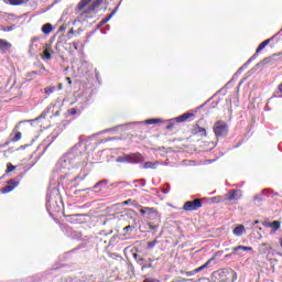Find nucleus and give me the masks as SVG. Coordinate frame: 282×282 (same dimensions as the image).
<instances>
[{"label":"nucleus","mask_w":282,"mask_h":282,"mask_svg":"<svg viewBox=\"0 0 282 282\" xmlns=\"http://www.w3.org/2000/svg\"><path fill=\"white\" fill-rule=\"evenodd\" d=\"M68 113H69V116H76V115L78 113V109H76V108H70V109L68 110Z\"/></svg>","instance_id":"473e14b6"},{"label":"nucleus","mask_w":282,"mask_h":282,"mask_svg":"<svg viewBox=\"0 0 282 282\" xmlns=\"http://www.w3.org/2000/svg\"><path fill=\"white\" fill-rule=\"evenodd\" d=\"M144 156L140 152L128 154V164H142Z\"/></svg>","instance_id":"20e7f679"},{"label":"nucleus","mask_w":282,"mask_h":282,"mask_svg":"<svg viewBox=\"0 0 282 282\" xmlns=\"http://www.w3.org/2000/svg\"><path fill=\"white\" fill-rule=\"evenodd\" d=\"M85 177H87V174H85L84 176H82L80 180H85Z\"/></svg>","instance_id":"8fccbe9b"},{"label":"nucleus","mask_w":282,"mask_h":282,"mask_svg":"<svg viewBox=\"0 0 282 282\" xmlns=\"http://www.w3.org/2000/svg\"><path fill=\"white\" fill-rule=\"evenodd\" d=\"M270 250H272V245L268 242H262L258 248L259 254H267Z\"/></svg>","instance_id":"9d476101"},{"label":"nucleus","mask_w":282,"mask_h":282,"mask_svg":"<svg viewBox=\"0 0 282 282\" xmlns=\"http://www.w3.org/2000/svg\"><path fill=\"white\" fill-rule=\"evenodd\" d=\"M69 45H70V47H73V48H75V50H78V43L73 42V43H70Z\"/></svg>","instance_id":"e433bc0d"},{"label":"nucleus","mask_w":282,"mask_h":282,"mask_svg":"<svg viewBox=\"0 0 282 282\" xmlns=\"http://www.w3.org/2000/svg\"><path fill=\"white\" fill-rule=\"evenodd\" d=\"M149 261H150V263H151L153 260L149 259Z\"/></svg>","instance_id":"864d4df0"},{"label":"nucleus","mask_w":282,"mask_h":282,"mask_svg":"<svg viewBox=\"0 0 282 282\" xmlns=\"http://www.w3.org/2000/svg\"><path fill=\"white\" fill-rule=\"evenodd\" d=\"M59 32H65V26H59Z\"/></svg>","instance_id":"a18cd8bd"},{"label":"nucleus","mask_w":282,"mask_h":282,"mask_svg":"<svg viewBox=\"0 0 282 282\" xmlns=\"http://www.w3.org/2000/svg\"><path fill=\"white\" fill-rule=\"evenodd\" d=\"M12 47V44L6 40H0V50H9Z\"/></svg>","instance_id":"aec40b11"},{"label":"nucleus","mask_w":282,"mask_h":282,"mask_svg":"<svg viewBox=\"0 0 282 282\" xmlns=\"http://www.w3.org/2000/svg\"><path fill=\"white\" fill-rule=\"evenodd\" d=\"M239 250H243L245 252H252V247L237 246L232 248V252H239Z\"/></svg>","instance_id":"a211bd4d"},{"label":"nucleus","mask_w":282,"mask_h":282,"mask_svg":"<svg viewBox=\"0 0 282 282\" xmlns=\"http://www.w3.org/2000/svg\"><path fill=\"white\" fill-rule=\"evenodd\" d=\"M241 193V191L239 189H230L226 195V199H228V202H237L238 199H241V195H239Z\"/></svg>","instance_id":"0eeeda50"},{"label":"nucleus","mask_w":282,"mask_h":282,"mask_svg":"<svg viewBox=\"0 0 282 282\" xmlns=\"http://www.w3.org/2000/svg\"><path fill=\"white\" fill-rule=\"evenodd\" d=\"M193 134L200 135L202 138H206V128H203L199 124H196L193 128Z\"/></svg>","instance_id":"f8f14e48"},{"label":"nucleus","mask_w":282,"mask_h":282,"mask_svg":"<svg viewBox=\"0 0 282 282\" xmlns=\"http://www.w3.org/2000/svg\"><path fill=\"white\" fill-rule=\"evenodd\" d=\"M129 204H133V200L132 199L124 200L122 203V206H129Z\"/></svg>","instance_id":"c9c22d12"},{"label":"nucleus","mask_w":282,"mask_h":282,"mask_svg":"<svg viewBox=\"0 0 282 282\" xmlns=\"http://www.w3.org/2000/svg\"><path fill=\"white\" fill-rule=\"evenodd\" d=\"M212 202H213L214 204H219V202H221V198H220V197H213V198H212Z\"/></svg>","instance_id":"f704fd0d"},{"label":"nucleus","mask_w":282,"mask_h":282,"mask_svg":"<svg viewBox=\"0 0 282 282\" xmlns=\"http://www.w3.org/2000/svg\"><path fill=\"white\" fill-rule=\"evenodd\" d=\"M216 138H226L228 135V123L225 121H216L213 127Z\"/></svg>","instance_id":"f03ea898"},{"label":"nucleus","mask_w":282,"mask_h":282,"mask_svg":"<svg viewBox=\"0 0 282 282\" xmlns=\"http://www.w3.org/2000/svg\"><path fill=\"white\" fill-rule=\"evenodd\" d=\"M270 41H272V39L264 40L262 43H260L256 50V54L248 59L247 64L252 63V61H254V58L257 57V54H259V52H262L268 45H270Z\"/></svg>","instance_id":"423d86ee"},{"label":"nucleus","mask_w":282,"mask_h":282,"mask_svg":"<svg viewBox=\"0 0 282 282\" xmlns=\"http://www.w3.org/2000/svg\"><path fill=\"white\" fill-rule=\"evenodd\" d=\"M57 89L58 90L63 89V84L59 83L58 86H57Z\"/></svg>","instance_id":"c03bdc74"},{"label":"nucleus","mask_w":282,"mask_h":282,"mask_svg":"<svg viewBox=\"0 0 282 282\" xmlns=\"http://www.w3.org/2000/svg\"><path fill=\"white\" fill-rule=\"evenodd\" d=\"M43 72H45V66H42Z\"/></svg>","instance_id":"603ef678"},{"label":"nucleus","mask_w":282,"mask_h":282,"mask_svg":"<svg viewBox=\"0 0 282 282\" xmlns=\"http://www.w3.org/2000/svg\"><path fill=\"white\" fill-rule=\"evenodd\" d=\"M70 217H80V215H79V214H77V215H70Z\"/></svg>","instance_id":"09e8293b"},{"label":"nucleus","mask_w":282,"mask_h":282,"mask_svg":"<svg viewBox=\"0 0 282 282\" xmlns=\"http://www.w3.org/2000/svg\"><path fill=\"white\" fill-rule=\"evenodd\" d=\"M145 210H147L148 219H151L152 217H160V213L155 207H145Z\"/></svg>","instance_id":"4468645a"},{"label":"nucleus","mask_w":282,"mask_h":282,"mask_svg":"<svg viewBox=\"0 0 282 282\" xmlns=\"http://www.w3.org/2000/svg\"><path fill=\"white\" fill-rule=\"evenodd\" d=\"M23 138V134L21 132H17L14 137L11 139V142H19Z\"/></svg>","instance_id":"bb28decb"},{"label":"nucleus","mask_w":282,"mask_h":282,"mask_svg":"<svg viewBox=\"0 0 282 282\" xmlns=\"http://www.w3.org/2000/svg\"><path fill=\"white\" fill-rule=\"evenodd\" d=\"M141 215H147V207L144 209H140Z\"/></svg>","instance_id":"ea45409f"},{"label":"nucleus","mask_w":282,"mask_h":282,"mask_svg":"<svg viewBox=\"0 0 282 282\" xmlns=\"http://www.w3.org/2000/svg\"><path fill=\"white\" fill-rule=\"evenodd\" d=\"M269 228H273V230H279L281 228V221L274 220L268 224Z\"/></svg>","instance_id":"412c9836"},{"label":"nucleus","mask_w":282,"mask_h":282,"mask_svg":"<svg viewBox=\"0 0 282 282\" xmlns=\"http://www.w3.org/2000/svg\"><path fill=\"white\" fill-rule=\"evenodd\" d=\"M14 169H17V166L12 165V163L7 164V173H12V171H14Z\"/></svg>","instance_id":"7c9ffc66"},{"label":"nucleus","mask_w":282,"mask_h":282,"mask_svg":"<svg viewBox=\"0 0 282 282\" xmlns=\"http://www.w3.org/2000/svg\"><path fill=\"white\" fill-rule=\"evenodd\" d=\"M204 206V198H196L193 200H187L183 205V210L185 213H193L195 210H199Z\"/></svg>","instance_id":"f257e3e1"},{"label":"nucleus","mask_w":282,"mask_h":282,"mask_svg":"<svg viewBox=\"0 0 282 282\" xmlns=\"http://www.w3.org/2000/svg\"><path fill=\"white\" fill-rule=\"evenodd\" d=\"M45 94H47V96H50V94H54V91H56V87L52 86V87H47L44 89Z\"/></svg>","instance_id":"c85d7f7f"},{"label":"nucleus","mask_w":282,"mask_h":282,"mask_svg":"<svg viewBox=\"0 0 282 282\" xmlns=\"http://www.w3.org/2000/svg\"><path fill=\"white\" fill-rule=\"evenodd\" d=\"M113 12L110 13L108 17H106L105 19L101 20L100 24L105 25L106 23H109V21H111V18L113 17Z\"/></svg>","instance_id":"393cba45"},{"label":"nucleus","mask_w":282,"mask_h":282,"mask_svg":"<svg viewBox=\"0 0 282 282\" xmlns=\"http://www.w3.org/2000/svg\"><path fill=\"white\" fill-rule=\"evenodd\" d=\"M10 6H23L25 0H9Z\"/></svg>","instance_id":"5701e85b"},{"label":"nucleus","mask_w":282,"mask_h":282,"mask_svg":"<svg viewBox=\"0 0 282 282\" xmlns=\"http://www.w3.org/2000/svg\"><path fill=\"white\" fill-rule=\"evenodd\" d=\"M197 282H210L208 278H200Z\"/></svg>","instance_id":"4c0bfd02"},{"label":"nucleus","mask_w":282,"mask_h":282,"mask_svg":"<svg viewBox=\"0 0 282 282\" xmlns=\"http://www.w3.org/2000/svg\"><path fill=\"white\" fill-rule=\"evenodd\" d=\"M174 127H175V123H170V124L166 126V129L169 131H171V129H173Z\"/></svg>","instance_id":"58836bf2"},{"label":"nucleus","mask_w":282,"mask_h":282,"mask_svg":"<svg viewBox=\"0 0 282 282\" xmlns=\"http://www.w3.org/2000/svg\"><path fill=\"white\" fill-rule=\"evenodd\" d=\"M100 184H102V181L96 183V184L94 185V188H98V186H100Z\"/></svg>","instance_id":"a19ab883"},{"label":"nucleus","mask_w":282,"mask_h":282,"mask_svg":"<svg viewBox=\"0 0 282 282\" xmlns=\"http://www.w3.org/2000/svg\"><path fill=\"white\" fill-rule=\"evenodd\" d=\"M191 118H195V113L186 112L184 115H181L176 118H174L175 122H186V120H191Z\"/></svg>","instance_id":"9b49d317"},{"label":"nucleus","mask_w":282,"mask_h":282,"mask_svg":"<svg viewBox=\"0 0 282 282\" xmlns=\"http://www.w3.org/2000/svg\"><path fill=\"white\" fill-rule=\"evenodd\" d=\"M41 74H43V72H36V70H31L29 73H26V78L28 80H34L37 76H41Z\"/></svg>","instance_id":"dca6fc26"},{"label":"nucleus","mask_w":282,"mask_h":282,"mask_svg":"<svg viewBox=\"0 0 282 282\" xmlns=\"http://www.w3.org/2000/svg\"><path fill=\"white\" fill-rule=\"evenodd\" d=\"M280 246H281V248H282V238H280Z\"/></svg>","instance_id":"3c124183"},{"label":"nucleus","mask_w":282,"mask_h":282,"mask_svg":"<svg viewBox=\"0 0 282 282\" xmlns=\"http://www.w3.org/2000/svg\"><path fill=\"white\" fill-rule=\"evenodd\" d=\"M160 166V161H147L142 164V169H144L145 171L151 169L152 171H155V169H158Z\"/></svg>","instance_id":"1a4fd4ad"},{"label":"nucleus","mask_w":282,"mask_h":282,"mask_svg":"<svg viewBox=\"0 0 282 282\" xmlns=\"http://www.w3.org/2000/svg\"><path fill=\"white\" fill-rule=\"evenodd\" d=\"M90 1L91 0H80L75 8V12H83V10L89 6Z\"/></svg>","instance_id":"ddd939ff"},{"label":"nucleus","mask_w":282,"mask_h":282,"mask_svg":"<svg viewBox=\"0 0 282 282\" xmlns=\"http://www.w3.org/2000/svg\"><path fill=\"white\" fill-rule=\"evenodd\" d=\"M162 122V119H148L145 120V124H160Z\"/></svg>","instance_id":"b1692460"},{"label":"nucleus","mask_w":282,"mask_h":282,"mask_svg":"<svg viewBox=\"0 0 282 282\" xmlns=\"http://www.w3.org/2000/svg\"><path fill=\"white\" fill-rule=\"evenodd\" d=\"M148 226H149L150 230H158V226L153 225L152 223H148Z\"/></svg>","instance_id":"72a5a7b5"},{"label":"nucleus","mask_w":282,"mask_h":282,"mask_svg":"<svg viewBox=\"0 0 282 282\" xmlns=\"http://www.w3.org/2000/svg\"><path fill=\"white\" fill-rule=\"evenodd\" d=\"M54 31L52 23H46L42 26L43 34H51Z\"/></svg>","instance_id":"f3484780"},{"label":"nucleus","mask_w":282,"mask_h":282,"mask_svg":"<svg viewBox=\"0 0 282 282\" xmlns=\"http://www.w3.org/2000/svg\"><path fill=\"white\" fill-rule=\"evenodd\" d=\"M66 82L68 83V85H72V78L66 77Z\"/></svg>","instance_id":"37998d69"},{"label":"nucleus","mask_w":282,"mask_h":282,"mask_svg":"<svg viewBox=\"0 0 282 282\" xmlns=\"http://www.w3.org/2000/svg\"><path fill=\"white\" fill-rule=\"evenodd\" d=\"M44 57H46L47 61H50V58H52V54L50 53V47H46L43 51Z\"/></svg>","instance_id":"cd10ccee"},{"label":"nucleus","mask_w":282,"mask_h":282,"mask_svg":"<svg viewBox=\"0 0 282 282\" xmlns=\"http://www.w3.org/2000/svg\"><path fill=\"white\" fill-rule=\"evenodd\" d=\"M47 208H50V210H53L54 213L59 210L58 206L54 205V202H52V199H48L46 203Z\"/></svg>","instance_id":"6ab92c4d"},{"label":"nucleus","mask_w":282,"mask_h":282,"mask_svg":"<svg viewBox=\"0 0 282 282\" xmlns=\"http://www.w3.org/2000/svg\"><path fill=\"white\" fill-rule=\"evenodd\" d=\"M12 30H17V25H11V26H2L1 31L2 32H12Z\"/></svg>","instance_id":"a878e982"},{"label":"nucleus","mask_w":282,"mask_h":282,"mask_svg":"<svg viewBox=\"0 0 282 282\" xmlns=\"http://www.w3.org/2000/svg\"><path fill=\"white\" fill-rule=\"evenodd\" d=\"M133 230H135V224L134 225H128L123 228V232H126V235H129V232H133Z\"/></svg>","instance_id":"4be33fe9"},{"label":"nucleus","mask_w":282,"mask_h":282,"mask_svg":"<svg viewBox=\"0 0 282 282\" xmlns=\"http://www.w3.org/2000/svg\"><path fill=\"white\" fill-rule=\"evenodd\" d=\"M104 0H96L94 1L84 12H82L78 15L79 21H86V19H89L90 12H94V10H98L99 7L102 6Z\"/></svg>","instance_id":"7ed1b4c3"},{"label":"nucleus","mask_w":282,"mask_h":282,"mask_svg":"<svg viewBox=\"0 0 282 282\" xmlns=\"http://www.w3.org/2000/svg\"><path fill=\"white\" fill-rule=\"evenodd\" d=\"M117 162H129V154H124L123 156H119Z\"/></svg>","instance_id":"c756f323"},{"label":"nucleus","mask_w":282,"mask_h":282,"mask_svg":"<svg viewBox=\"0 0 282 282\" xmlns=\"http://www.w3.org/2000/svg\"><path fill=\"white\" fill-rule=\"evenodd\" d=\"M68 34H74V29H70V30L68 31Z\"/></svg>","instance_id":"49530a36"},{"label":"nucleus","mask_w":282,"mask_h":282,"mask_svg":"<svg viewBox=\"0 0 282 282\" xmlns=\"http://www.w3.org/2000/svg\"><path fill=\"white\" fill-rule=\"evenodd\" d=\"M17 186H19V181L9 180L7 182V186L2 189V193H12V191H14Z\"/></svg>","instance_id":"6e6552de"},{"label":"nucleus","mask_w":282,"mask_h":282,"mask_svg":"<svg viewBox=\"0 0 282 282\" xmlns=\"http://www.w3.org/2000/svg\"><path fill=\"white\" fill-rule=\"evenodd\" d=\"M162 193H164V195H166V193H169V189H163Z\"/></svg>","instance_id":"de8ad7c7"},{"label":"nucleus","mask_w":282,"mask_h":282,"mask_svg":"<svg viewBox=\"0 0 282 282\" xmlns=\"http://www.w3.org/2000/svg\"><path fill=\"white\" fill-rule=\"evenodd\" d=\"M145 268H153V264L150 263L149 265H143L142 270H144Z\"/></svg>","instance_id":"79ce46f5"},{"label":"nucleus","mask_w":282,"mask_h":282,"mask_svg":"<svg viewBox=\"0 0 282 282\" xmlns=\"http://www.w3.org/2000/svg\"><path fill=\"white\" fill-rule=\"evenodd\" d=\"M214 258H210L205 264L194 269L193 271H181V274H185L186 276H193L197 274V272H202V270H206L208 265H210V262L213 261Z\"/></svg>","instance_id":"39448f33"},{"label":"nucleus","mask_w":282,"mask_h":282,"mask_svg":"<svg viewBox=\"0 0 282 282\" xmlns=\"http://www.w3.org/2000/svg\"><path fill=\"white\" fill-rule=\"evenodd\" d=\"M158 246V239H154L153 241L148 242V248L151 250V248H155Z\"/></svg>","instance_id":"2f4dec72"},{"label":"nucleus","mask_w":282,"mask_h":282,"mask_svg":"<svg viewBox=\"0 0 282 282\" xmlns=\"http://www.w3.org/2000/svg\"><path fill=\"white\" fill-rule=\"evenodd\" d=\"M234 235L236 237H241V235H246V227L243 225H238L235 229H234Z\"/></svg>","instance_id":"2eb2a0df"}]
</instances>
